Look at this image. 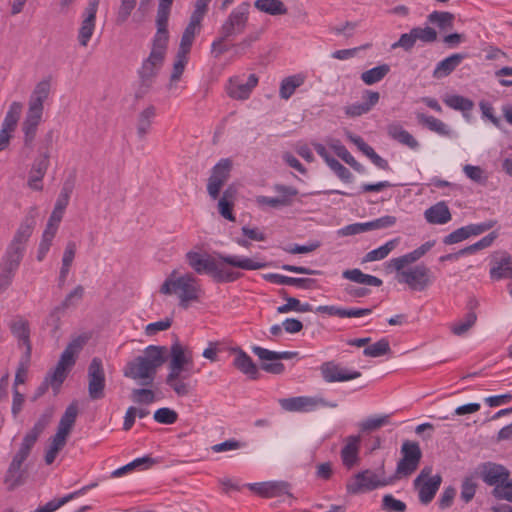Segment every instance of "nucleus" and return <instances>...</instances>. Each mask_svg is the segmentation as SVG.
<instances>
[{"label": "nucleus", "instance_id": "obj_1", "mask_svg": "<svg viewBox=\"0 0 512 512\" xmlns=\"http://www.w3.org/2000/svg\"><path fill=\"white\" fill-rule=\"evenodd\" d=\"M186 261L197 274H207L216 283L234 282L243 276L241 272L227 269L224 265L243 270H258L268 266L266 262L249 257L221 253L211 256L207 253L202 254L195 251L186 253Z\"/></svg>", "mask_w": 512, "mask_h": 512}, {"label": "nucleus", "instance_id": "obj_2", "mask_svg": "<svg viewBox=\"0 0 512 512\" xmlns=\"http://www.w3.org/2000/svg\"><path fill=\"white\" fill-rule=\"evenodd\" d=\"M167 359L168 348L166 346L149 345L141 355L125 364L123 375L141 386H152L159 368L166 363Z\"/></svg>", "mask_w": 512, "mask_h": 512}, {"label": "nucleus", "instance_id": "obj_3", "mask_svg": "<svg viewBox=\"0 0 512 512\" xmlns=\"http://www.w3.org/2000/svg\"><path fill=\"white\" fill-rule=\"evenodd\" d=\"M169 36L155 34L152 40L151 51L137 71L139 87L135 98L141 99L150 90L161 70L168 48Z\"/></svg>", "mask_w": 512, "mask_h": 512}, {"label": "nucleus", "instance_id": "obj_4", "mask_svg": "<svg viewBox=\"0 0 512 512\" xmlns=\"http://www.w3.org/2000/svg\"><path fill=\"white\" fill-rule=\"evenodd\" d=\"M83 343L84 340L79 337L67 345L55 368L46 374L44 380L35 390L31 397L32 402H36L42 397L48 391L49 387L52 388L55 395L60 391L63 382L75 364L76 354L81 350Z\"/></svg>", "mask_w": 512, "mask_h": 512}, {"label": "nucleus", "instance_id": "obj_5", "mask_svg": "<svg viewBox=\"0 0 512 512\" xmlns=\"http://www.w3.org/2000/svg\"><path fill=\"white\" fill-rule=\"evenodd\" d=\"M51 92V79L45 78L38 82L29 98L28 110L22 123V131L24 133L23 142L28 148L33 146L38 126L41 123L44 102L48 99Z\"/></svg>", "mask_w": 512, "mask_h": 512}, {"label": "nucleus", "instance_id": "obj_6", "mask_svg": "<svg viewBox=\"0 0 512 512\" xmlns=\"http://www.w3.org/2000/svg\"><path fill=\"white\" fill-rule=\"evenodd\" d=\"M177 271L173 270L160 287V293L165 295L177 294L179 306L187 309L191 301H198L200 287L191 273L176 277Z\"/></svg>", "mask_w": 512, "mask_h": 512}, {"label": "nucleus", "instance_id": "obj_7", "mask_svg": "<svg viewBox=\"0 0 512 512\" xmlns=\"http://www.w3.org/2000/svg\"><path fill=\"white\" fill-rule=\"evenodd\" d=\"M249 10L250 3L242 2L230 12L219 29V38L212 43L213 48L245 31L249 19Z\"/></svg>", "mask_w": 512, "mask_h": 512}, {"label": "nucleus", "instance_id": "obj_8", "mask_svg": "<svg viewBox=\"0 0 512 512\" xmlns=\"http://www.w3.org/2000/svg\"><path fill=\"white\" fill-rule=\"evenodd\" d=\"M400 453L401 458L397 463L395 473L390 477L393 482L412 475L418 469L422 459V451L416 441L405 440L402 443Z\"/></svg>", "mask_w": 512, "mask_h": 512}, {"label": "nucleus", "instance_id": "obj_9", "mask_svg": "<svg viewBox=\"0 0 512 512\" xmlns=\"http://www.w3.org/2000/svg\"><path fill=\"white\" fill-rule=\"evenodd\" d=\"M392 483L393 479L390 477L381 479L374 471L366 469L356 473L347 481L346 491L350 495H358Z\"/></svg>", "mask_w": 512, "mask_h": 512}, {"label": "nucleus", "instance_id": "obj_10", "mask_svg": "<svg viewBox=\"0 0 512 512\" xmlns=\"http://www.w3.org/2000/svg\"><path fill=\"white\" fill-rule=\"evenodd\" d=\"M252 352L263 361L260 368L273 375H280L285 371L284 364L279 362V360H289L298 356L297 351L276 352L260 346H253Z\"/></svg>", "mask_w": 512, "mask_h": 512}, {"label": "nucleus", "instance_id": "obj_11", "mask_svg": "<svg viewBox=\"0 0 512 512\" xmlns=\"http://www.w3.org/2000/svg\"><path fill=\"white\" fill-rule=\"evenodd\" d=\"M431 473L432 467L426 466L413 481L414 488L418 491L419 501L424 505L429 504L434 499L442 483L440 474L431 476Z\"/></svg>", "mask_w": 512, "mask_h": 512}, {"label": "nucleus", "instance_id": "obj_12", "mask_svg": "<svg viewBox=\"0 0 512 512\" xmlns=\"http://www.w3.org/2000/svg\"><path fill=\"white\" fill-rule=\"evenodd\" d=\"M232 168V160L223 158L211 169V174L207 179V193L212 200L219 198L221 189L231 176Z\"/></svg>", "mask_w": 512, "mask_h": 512}, {"label": "nucleus", "instance_id": "obj_13", "mask_svg": "<svg viewBox=\"0 0 512 512\" xmlns=\"http://www.w3.org/2000/svg\"><path fill=\"white\" fill-rule=\"evenodd\" d=\"M398 281L407 284L411 290L424 291L432 284L433 277L430 268L420 264L401 271Z\"/></svg>", "mask_w": 512, "mask_h": 512}, {"label": "nucleus", "instance_id": "obj_14", "mask_svg": "<svg viewBox=\"0 0 512 512\" xmlns=\"http://www.w3.org/2000/svg\"><path fill=\"white\" fill-rule=\"evenodd\" d=\"M106 378L102 360L95 357L88 366V395L91 400H100L105 396Z\"/></svg>", "mask_w": 512, "mask_h": 512}, {"label": "nucleus", "instance_id": "obj_15", "mask_svg": "<svg viewBox=\"0 0 512 512\" xmlns=\"http://www.w3.org/2000/svg\"><path fill=\"white\" fill-rule=\"evenodd\" d=\"M319 370L322 379L326 383L347 382L362 375L360 371L345 368L334 360L323 362Z\"/></svg>", "mask_w": 512, "mask_h": 512}, {"label": "nucleus", "instance_id": "obj_16", "mask_svg": "<svg viewBox=\"0 0 512 512\" xmlns=\"http://www.w3.org/2000/svg\"><path fill=\"white\" fill-rule=\"evenodd\" d=\"M279 404L283 410L290 412L311 411L318 405L331 408H335L337 406L336 403H329L322 398H313L306 396L282 398L279 399Z\"/></svg>", "mask_w": 512, "mask_h": 512}, {"label": "nucleus", "instance_id": "obj_17", "mask_svg": "<svg viewBox=\"0 0 512 512\" xmlns=\"http://www.w3.org/2000/svg\"><path fill=\"white\" fill-rule=\"evenodd\" d=\"M247 487L252 492L264 498L279 497L281 495H287L290 498H294L290 492L291 484L287 481H266L260 483L247 484Z\"/></svg>", "mask_w": 512, "mask_h": 512}, {"label": "nucleus", "instance_id": "obj_18", "mask_svg": "<svg viewBox=\"0 0 512 512\" xmlns=\"http://www.w3.org/2000/svg\"><path fill=\"white\" fill-rule=\"evenodd\" d=\"M482 480L490 486L502 485L510 475L509 470L501 464L485 462L478 466Z\"/></svg>", "mask_w": 512, "mask_h": 512}, {"label": "nucleus", "instance_id": "obj_19", "mask_svg": "<svg viewBox=\"0 0 512 512\" xmlns=\"http://www.w3.org/2000/svg\"><path fill=\"white\" fill-rule=\"evenodd\" d=\"M258 84V77L250 74L247 81L243 82L239 77L231 78L227 84V94L236 100H245L249 98L252 90Z\"/></svg>", "mask_w": 512, "mask_h": 512}, {"label": "nucleus", "instance_id": "obj_20", "mask_svg": "<svg viewBox=\"0 0 512 512\" xmlns=\"http://www.w3.org/2000/svg\"><path fill=\"white\" fill-rule=\"evenodd\" d=\"M49 158L50 152L47 149L41 152L40 156L34 160L28 178V186L31 189L36 191H41L43 189V186L40 184V182L42 181L49 167Z\"/></svg>", "mask_w": 512, "mask_h": 512}, {"label": "nucleus", "instance_id": "obj_21", "mask_svg": "<svg viewBox=\"0 0 512 512\" xmlns=\"http://www.w3.org/2000/svg\"><path fill=\"white\" fill-rule=\"evenodd\" d=\"M360 442L361 438L357 435H351L345 439V445L341 449L340 456L343 465L347 469H352L359 464Z\"/></svg>", "mask_w": 512, "mask_h": 512}, {"label": "nucleus", "instance_id": "obj_22", "mask_svg": "<svg viewBox=\"0 0 512 512\" xmlns=\"http://www.w3.org/2000/svg\"><path fill=\"white\" fill-rule=\"evenodd\" d=\"M36 209L32 208L25 216L24 220L17 229L12 241L10 243L25 249L26 243L32 235L36 226Z\"/></svg>", "mask_w": 512, "mask_h": 512}, {"label": "nucleus", "instance_id": "obj_23", "mask_svg": "<svg viewBox=\"0 0 512 512\" xmlns=\"http://www.w3.org/2000/svg\"><path fill=\"white\" fill-rule=\"evenodd\" d=\"M189 377L188 372L169 370L165 383L175 392L179 397L189 395L193 387L186 379Z\"/></svg>", "mask_w": 512, "mask_h": 512}, {"label": "nucleus", "instance_id": "obj_24", "mask_svg": "<svg viewBox=\"0 0 512 512\" xmlns=\"http://www.w3.org/2000/svg\"><path fill=\"white\" fill-rule=\"evenodd\" d=\"M232 352L236 354L233 360V366L247 375L250 379L256 380L259 378V369L253 362L252 358L241 348H233Z\"/></svg>", "mask_w": 512, "mask_h": 512}, {"label": "nucleus", "instance_id": "obj_25", "mask_svg": "<svg viewBox=\"0 0 512 512\" xmlns=\"http://www.w3.org/2000/svg\"><path fill=\"white\" fill-rule=\"evenodd\" d=\"M467 57L465 53H455L437 63L433 70V77L441 79L449 76Z\"/></svg>", "mask_w": 512, "mask_h": 512}, {"label": "nucleus", "instance_id": "obj_26", "mask_svg": "<svg viewBox=\"0 0 512 512\" xmlns=\"http://www.w3.org/2000/svg\"><path fill=\"white\" fill-rule=\"evenodd\" d=\"M316 312L340 318L362 317L372 313L371 308H341L334 305H322L316 308Z\"/></svg>", "mask_w": 512, "mask_h": 512}, {"label": "nucleus", "instance_id": "obj_27", "mask_svg": "<svg viewBox=\"0 0 512 512\" xmlns=\"http://www.w3.org/2000/svg\"><path fill=\"white\" fill-rule=\"evenodd\" d=\"M424 217L429 224H446L451 218V212L448 205L444 201H440L424 212Z\"/></svg>", "mask_w": 512, "mask_h": 512}, {"label": "nucleus", "instance_id": "obj_28", "mask_svg": "<svg viewBox=\"0 0 512 512\" xmlns=\"http://www.w3.org/2000/svg\"><path fill=\"white\" fill-rule=\"evenodd\" d=\"M169 370L188 372L186 365L192 363V357L187 355L183 346L176 341L170 348Z\"/></svg>", "mask_w": 512, "mask_h": 512}, {"label": "nucleus", "instance_id": "obj_29", "mask_svg": "<svg viewBox=\"0 0 512 512\" xmlns=\"http://www.w3.org/2000/svg\"><path fill=\"white\" fill-rule=\"evenodd\" d=\"M27 478V471L22 468V465L11 461L4 476V483L9 491H13L17 487L23 485Z\"/></svg>", "mask_w": 512, "mask_h": 512}, {"label": "nucleus", "instance_id": "obj_30", "mask_svg": "<svg viewBox=\"0 0 512 512\" xmlns=\"http://www.w3.org/2000/svg\"><path fill=\"white\" fill-rule=\"evenodd\" d=\"M387 134L393 140L409 147L410 149H417L419 147V142L399 123L394 122L389 124L387 126Z\"/></svg>", "mask_w": 512, "mask_h": 512}, {"label": "nucleus", "instance_id": "obj_31", "mask_svg": "<svg viewBox=\"0 0 512 512\" xmlns=\"http://www.w3.org/2000/svg\"><path fill=\"white\" fill-rule=\"evenodd\" d=\"M25 249L10 243L0 263V268L16 272L23 259Z\"/></svg>", "mask_w": 512, "mask_h": 512}, {"label": "nucleus", "instance_id": "obj_32", "mask_svg": "<svg viewBox=\"0 0 512 512\" xmlns=\"http://www.w3.org/2000/svg\"><path fill=\"white\" fill-rule=\"evenodd\" d=\"M77 414H78L77 406L75 404H70L66 408L64 414L62 415V417L59 421L56 435L67 439V437L69 436V434L75 424Z\"/></svg>", "mask_w": 512, "mask_h": 512}, {"label": "nucleus", "instance_id": "obj_33", "mask_svg": "<svg viewBox=\"0 0 512 512\" xmlns=\"http://www.w3.org/2000/svg\"><path fill=\"white\" fill-rule=\"evenodd\" d=\"M172 3L173 0H159L156 16L157 31L155 34L169 36L167 27Z\"/></svg>", "mask_w": 512, "mask_h": 512}, {"label": "nucleus", "instance_id": "obj_34", "mask_svg": "<svg viewBox=\"0 0 512 512\" xmlns=\"http://www.w3.org/2000/svg\"><path fill=\"white\" fill-rule=\"evenodd\" d=\"M12 334L26 346V356L29 359L31 355L30 329L26 320L19 319L10 325Z\"/></svg>", "mask_w": 512, "mask_h": 512}, {"label": "nucleus", "instance_id": "obj_35", "mask_svg": "<svg viewBox=\"0 0 512 512\" xmlns=\"http://www.w3.org/2000/svg\"><path fill=\"white\" fill-rule=\"evenodd\" d=\"M156 116V108L149 105L138 114L137 118V135L139 139H144L148 134L152 121Z\"/></svg>", "mask_w": 512, "mask_h": 512}, {"label": "nucleus", "instance_id": "obj_36", "mask_svg": "<svg viewBox=\"0 0 512 512\" xmlns=\"http://www.w3.org/2000/svg\"><path fill=\"white\" fill-rule=\"evenodd\" d=\"M343 278L350 281L365 284L369 286L379 287L383 284L382 280L376 276L363 273L360 269H348L342 273Z\"/></svg>", "mask_w": 512, "mask_h": 512}, {"label": "nucleus", "instance_id": "obj_37", "mask_svg": "<svg viewBox=\"0 0 512 512\" xmlns=\"http://www.w3.org/2000/svg\"><path fill=\"white\" fill-rule=\"evenodd\" d=\"M427 20L440 31H449L454 27L455 15L448 11H433L427 16Z\"/></svg>", "mask_w": 512, "mask_h": 512}, {"label": "nucleus", "instance_id": "obj_38", "mask_svg": "<svg viewBox=\"0 0 512 512\" xmlns=\"http://www.w3.org/2000/svg\"><path fill=\"white\" fill-rule=\"evenodd\" d=\"M304 81L305 76L303 74H295L284 78L280 84V98L288 100L294 94L295 90L303 85Z\"/></svg>", "mask_w": 512, "mask_h": 512}, {"label": "nucleus", "instance_id": "obj_39", "mask_svg": "<svg viewBox=\"0 0 512 512\" xmlns=\"http://www.w3.org/2000/svg\"><path fill=\"white\" fill-rule=\"evenodd\" d=\"M254 6L260 12L278 16L287 14L288 10L281 0H256Z\"/></svg>", "mask_w": 512, "mask_h": 512}, {"label": "nucleus", "instance_id": "obj_40", "mask_svg": "<svg viewBox=\"0 0 512 512\" xmlns=\"http://www.w3.org/2000/svg\"><path fill=\"white\" fill-rule=\"evenodd\" d=\"M22 109L23 104L21 102H12L2 122L1 128L14 132L21 117Z\"/></svg>", "mask_w": 512, "mask_h": 512}, {"label": "nucleus", "instance_id": "obj_41", "mask_svg": "<svg viewBox=\"0 0 512 512\" xmlns=\"http://www.w3.org/2000/svg\"><path fill=\"white\" fill-rule=\"evenodd\" d=\"M417 120L420 124L426 126L429 130L433 132H436L443 136L450 135V130L448 126L444 122L433 116H427L423 113H418Z\"/></svg>", "mask_w": 512, "mask_h": 512}, {"label": "nucleus", "instance_id": "obj_42", "mask_svg": "<svg viewBox=\"0 0 512 512\" xmlns=\"http://www.w3.org/2000/svg\"><path fill=\"white\" fill-rule=\"evenodd\" d=\"M390 71L388 64H381L361 74V80L366 85H373L380 82Z\"/></svg>", "mask_w": 512, "mask_h": 512}, {"label": "nucleus", "instance_id": "obj_43", "mask_svg": "<svg viewBox=\"0 0 512 512\" xmlns=\"http://www.w3.org/2000/svg\"><path fill=\"white\" fill-rule=\"evenodd\" d=\"M397 243L398 239H392L379 248L368 252L364 256L363 262L379 261L386 258L388 254L396 247Z\"/></svg>", "mask_w": 512, "mask_h": 512}, {"label": "nucleus", "instance_id": "obj_44", "mask_svg": "<svg viewBox=\"0 0 512 512\" xmlns=\"http://www.w3.org/2000/svg\"><path fill=\"white\" fill-rule=\"evenodd\" d=\"M96 486V484H92V485H89V486H84L82 487L81 489L73 492V493H70L60 499H53L49 502H47L44 507L46 509L47 512H54L56 511L57 509H59L60 507H62L64 504L68 503L70 500L80 496V495H83L85 494V492L91 488V487H94Z\"/></svg>", "mask_w": 512, "mask_h": 512}, {"label": "nucleus", "instance_id": "obj_45", "mask_svg": "<svg viewBox=\"0 0 512 512\" xmlns=\"http://www.w3.org/2000/svg\"><path fill=\"white\" fill-rule=\"evenodd\" d=\"M493 279H511L512 278V258L510 256L501 259L497 267L490 270Z\"/></svg>", "mask_w": 512, "mask_h": 512}, {"label": "nucleus", "instance_id": "obj_46", "mask_svg": "<svg viewBox=\"0 0 512 512\" xmlns=\"http://www.w3.org/2000/svg\"><path fill=\"white\" fill-rule=\"evenodd\" d=\"M50 441L51 442L44 457L45 463L47 465H51L54 462L58 453L66 445L67 439L55 434L53 437H51Z\"/></svg>", "mask_w": 512, "mask_h": 512}, {"label": "nucleus", "instance_id": "obj_47", "mask_svg": "<svg viewBox=\"0 0 512 512\" xmlns=\"http://www.w3.org/2000/svg\"><path fill=\"white\" fill-rule=\"evenodd\" d=\"M36 442H37L36 439L25 434V436L23 437L22 442L20 444V447H19L18 451L16 452V454L13 456L12 460L22 465L24 463V461L30 455L31 450L34 447V445L36 444Z\"/></svg>", "mask_w": 512, "mask_h": 512}, {"label": "nucleus", "instance_id": "obj_48", "mask_svg": "<svg viewBox=\"0 0 512 512\" xmlns=\"http://www.w3.org/2000/svg\"><path fill=\"white\" fill-rule=\"evenodd\" d=\"M63 306H56L48 315L45 320V325L50 328V333L53 338H58V330L60 327L61 316L64 313Z\"/></svg>", "mask_w": 512, "mask_h": 512}, {"label": "nucleus", "instance_id": "obj_49", "mask_svg": "<svg viewBox=\"0 0 512 512\" xmlns=\"http://www.w3.org/2000/svg\"><path fill=\"white\" fill-rule=\"evenodd\" d=\"M445 104L457 111H470L474 107V102L460 95H452L444 99Z\"/></svg>", "mask_w": 512, "mask_h": 512}, {"label": "nucleus", "instance_id": "obj_50", "mask_svg": "<svg viewBox=\"0 0 512 512\" xmlns=\"http://www.w3.org/2000/svg\"><path fill=\"white\" fill-rule=\"evenodd\" d=\"M390 352H391L390 344H389L388 339H386V338H382V339L378 340L376 343H374L370 346H367L363 350V354L366 357H373V358L386 355Z\"/></svg>", "mask_w": 512, "mask_h": 512}, {"label": "nucleus", "instance_id": "obj_51", "mask_svg": "<svg viewBox=\"0 0 512 512\" xmlns=\"http://www.w3.org/2000/svg\"><path fill=\"white\" fill-rule=\"evenodd\" d=\"M147 386H143L142 388H134L131 391V399L134 403L137 404H146L149 405L156 400L155 393L152 389L146 388Z\"/></svg>", "mask_w": 512, "mask_h": 512}, {"label": "nucleus", "instance_id": "obj_52", "mask_svg": "<svg viewBox=\"0 0 512 512\" xmlns=\"http://www.w3.org/2000/svg\"><path fill=\"white\" fill-rule=\"evenodd\" d=\"M477 320V314L475 311H469L463 321L452 325L451 331L456 336H461L465 334L475 323Z\"/></svg>", "mask_w": 512, "mask_h": 512}, {"label": "nucleus", "instance_id": "obj_53", "mask_svg": "<svg viewBox=\"0 0 512 512\" xmlns=\"http://www.w3.org/2000/svg\"><path fill=\"white\" fill-rule=\"evenodd\" d=\"M95 22L83 19L78 33V41L81 46L86 47L88 45L95 30Z\"/></svg>", "mask_w": 512, "mask_h": 512}, {"label": "nucleus", "instance_id": "obj_54", "mask_svg": "<svg viewBox=\"0 0 512 512\" xmlns=\"http://www.w3.org/2000/svg\"><path fill=\"white\" fill-rule=\"evenodd\" d=\"M137 0H120V6L118 8L116 23L121 25L125 23L132 11L136 7Z\"/></svg>", "mask_w": 512, "mask_h": 512}, {"label": "nucleus", "instance_id": "obj_55", "mask_svg": "<svg viewBox=\"0 0 512 512\" xmlns=\"http://www.w3.org/2000/svg\"><path fill=\"white\" fill-rule=\"evenodd\" d=\"M153 418L158 423L170 425L177 421L178 414L173 409L163 407L155 411Z\"/></svg>", "mask_w": 512, "mask_h": 512}, {"label": "nucleus", "instance_id": "obj_56", "mask_svg": "<svg viewBox=\"0 0 512 512\" xmlns=\"http://www.w3.org/2000/svg\"><path fill=\"white\" fill-rule=\"evenodd\" d=\"M415 39L422 41L423 43H433L438 39L437 31L429 26L426 27H414L412 28Z\"/></svg>", "mask_w": 512, "mask_h": 512}, {"label": "nucleus", "instance_id": "obj_57", "mask_svg": "<svg viewBox=\"0 0 512 512\" xmlns=\"http://www.w3.org/2000/svg\"><path fill=\"white\" fill-rule=\"evenodd\" d=\"M274 190L278 193L280 200H285L287 203L282 204L283 206H290L293 202V198L298 195V190L293 186H287L282 184H276Z\"/></svg>", "mask_w": 512, "mask_h": 512}, {"label": "nucleus", "instance_id": "obj_58", "mask_svg": "<svg viewBox=\"0 0 512 512\" xmlns=\"http://www.w3.org/2000/svg\"><path fill=\"white\" fill-rule=\"evenodd\" d=\"M389 423V415H383L379 417L367 418L360 424V429L363 432H369L377 430L378 428Z\"/></svg>", "mask_w": 512, "mask_h": 512}, {"label": "nucleus", "instance_id": "obj_59", "mask_svg": "<svg viewBox=\"0 0 512 512\" xmlns=\"http://www.w3.org/2000/svg\"><path fill=\"white\" fill-rule=\"evenodd\" d=\"M51 420V413L45 412L43 413L38 420L35 422L34 426L26 433L27 435L33 437L38 440L40 435L43 433L45 428L48 426Z\"/></svg>", "mask_w": 512, "mask_h": 512}, {"label": "nucleus", "instance_id": "obj_60", "mask_svg": "<svg viewBox=\"0 0 512 512\" xmlns=\"http://www.w3.org/2000/svg\"><path fill=\"white\" fill-rule=\"evenodd\" d=\"M51 420V413L45 412L43 413L38 420L35 422L34 426L26 433L27 435L33 437L38 440L40 435L43 433L45 428L48 426Z\"/></svg>", "mask_w": 512, "mask_h": 512}, {"label": "nucleus", "instance_id": "obj_61", "mask_svg": "<svg viewBox=\"0 0 512 512\" xmlns=\"http://www.w3.org/2000/svg\"><path fill=\"white\" fill-rule=\"evenodd\" d=\"M382 508L390 512H405L407 506L403 501L395 499L391 494H387L383 496Z\"/></svg>", "mask_w": 512, "mask_h": 512}, {"label": "nucleus", "instance_id": "obj_62", "mask_svg": "<svg viewBox=\"0 0 512 512\" xmlns=\"http://www.w3.org/2000/svg\"><path fill=\"white\" fill-rule=\"evenodd\" d=\"M187 53H182L180 51L177 52V55H176V60L174 62V65H173V71H172V74H171V77H170V80L173 82V81H178L183 72H184V69H185V66L187 64Z\"/></svg>", "mask_w": 512, "mask_h": 512}, {"label": "nucleus", "instance_id": "obj_63", "mask_svg": "<svg viewBox=\"0 0 512 512\" xmlns=\"http://www.w3.org/2000/svg\"><path fill=\"white\" fill-rule=\"evenodd\" d=\"M337 176L344 182H351L353 179L352 173L342 165L337 159L333 158L328 161L327 164Z\"/></svg>", "mask_w": 512, "mask_h": 512}, {"label": "nucleus", "instance_id": "obj_64", "mask_svg": "<svg viewBox=\"0 0 512 512\" xmlns=\"http://www.w3.org/2000/svg\"><path fill=\"white\" fill-rule=\"evenodd\" d=\"M492 494L497 499L507 500L512 503V480H507L502 485H496Z\"/></svg>", "mask_w": 512, "mask_h": 512}]
</instances>
